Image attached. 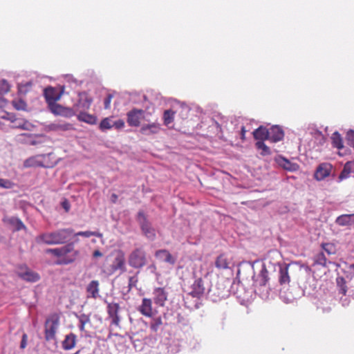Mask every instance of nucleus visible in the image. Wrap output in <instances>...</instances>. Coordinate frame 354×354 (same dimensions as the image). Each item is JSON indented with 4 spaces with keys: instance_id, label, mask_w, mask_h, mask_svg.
Wrapping results in <instances>:
<instances>
[{
    "instance_id": "nucleus-5",
    "label": "nucleus",
    "mask_w": 354,
    "mask_h": 354,
    "mask_svg": "<svg viewBox=\"0 0 354 354\" xmlns=\"http://www.w3.org/2000/svg\"><path fill=\"white\" fill-rule=\"evenodd\" d=\"M128 262L134 268H141L147 263L145 251L141 248L134 249L129 255Z\"/></svg>"
},
{
    "instance_id": "nucleus-27",
    "label": "nucleus",
    "mask_w": 354,
    "mask_h": 354,
    "mask_svg": "<svg viewBox=\"0 0 354 354\" xmlns=\"http://www.w3.org/2000/svg\"><path fill=\"white\" fill-rule=\"evenodd\" d=\"M290 281L288 274V266L281 267L279 269V282L280 285L285 286L289 284Z\"/></svg>"
},
{
    "instance_id": "nucleus-22",
    "label": "nucleus",
    "mask_w": 354,
    "mask_h": 354,
    "mask_svg": "<svg viewBox=\"0 0 354 354\" xmlns=\"http://www.w3.org/2000/svg\"><path fill=\"white\" fill-rule=\"evenodd\" d=\"M276 160L279 165L284 169L292 171L297 170L299 168V165L297 163L291 162L290 160L282 156H279Z\"/></svg>"
},
{
    "instance_id": "nucleus-33",
    "label": "nucleus",
    "mask_w": 354,
    "mask_h": 354,
    "mask_svg": "<svg viewBox=\"0 0 354 354\" xmlns=\"http://www.w3.org/2000/svg\"><path fill=\"white\" fill-rule=\"evenodd\" d=\"M162 325V319L160 316L153 317L150 322V329L156 333L160 328V326Z\"/></svg>"
},
{
    "instance_id": "nucleus-7",
    "label": "nucleus",
    "mask_w": 354,
    "mask_h": 354,
    "mask_svg": "<svg viewBox=\"0 0 354 354\" xmlns=\"http://www.w3.org/2000/svg\"><path fill=\"white\" fill-rule=\"evenodd\" d=\"M142 120H146L145 111L142 109L134 108L127 113V122L130 127H139Z\"/></svg>"
},
{
    "instance_id": "nucleus-39",
    "label": "nucleus",
    "mask_w": 354,
    "mask_h": 354,
    "mask_svg": "<svg viewBox=\"0 0 354 354\" xmlns=\"http://www.w3.org/2000/svg\"><path fill=\"white\" fill-rule=\"evenodd\" d=\"M49 109L50 111L57 115H60V113H62V109L64 106H62L60 104H57L56 102H53L52 104H48Z\"/></svg>"
},
{
    "instance_id": "nucleus-11",
    "label": "nucleus",
    "mask_w": 354,
    "mask_h": 354,
    "mask_svg": "<svg viewBox=\"0 0 354 354\" xmlns=\"http://www.w3.org/2000/svg\"><path fill=\"white\" fill-rule=\"evenodd\" d=\"M120 307L118 303H109L107 306L109 317L111 319V324L115 326H120V317L119 315Z\"/></svg>"
},
{
    "instance_id": "nucleus-50",
    "label": "nucleus",
    "mask_w": 354,
    "mask_h": 354,
    "mask_svg": "<svg viewBox=\"0 0 354 354\" xmlns=\"http://www.w3.org/2000/svg\"><path fill=\"white\" fill-rule=\"evenodd\" d=\"M27 339H28L27 335L24 334L22 336V339H21V344H20L21 348L24 349L26 348V344H27Z\"/></svg>"
},
{
    "instance_id": "nucleus-44",
    "label": "nucleus",
    "mask_w": 354,
    "mask_h": 354,
    "mask_svg": "<svg viewBox=\"0 0 354 354\" xmlns=\"http://www.w3.org/2000/svg\"><path fill=\"white\" fill-rule=\"evenodd\" d=\"M14 186V183L8 179L0 178V187L4 189H11Z\"/></svg>"
},
{
    "instance_id": "nucleus-14",
    "label": "nucleus",
    "mask_w": 354,
    "mask_h": 354,
    "mask_svg": "<svg viewBox=\"0 0 354 354\" xmlns=\"http://www.w3.org/2000/svg\"><path fill=\"white\" fill-rule=\"evenodd\" d=\"M46 158V155H37L32 156L26 159L24 162V167H46L44 164L43 160Z\"/></svg>"
},
{
    "instance_id": "nucleus-56",
    "label": "nucleus",
    "mask_w": 354,
    "mask_h": 354,
    "mask_svg": "<svg viewBox=\"0 0 354 354\" xmlns=\"http://www.w3.org/2000/svg\"><path fill=\"white\" fill-rule=\"evenodd\" d=\"M322 310L323 313H328L330 312L331 308L330 307L322 308Z\"/></svg>"
},
{
    "instance_id": "nucleus-47",
    "label": "nucleus",
    "mask_w": 354,
    "mask_h": 354,
    "mask_svg": "<svg viewBox=\"0 0 354 354\" xmlns=\"http://www.w3.org/2000/svg\"><path fill=\"white\" fill-rule=\"evenodd\" d=\"M322 248L329 254H333V248H334V246L333 244H330V243H322Z\"/></svg>"
},
{
    "instance_id": "nucleus-28",
    "label": "nucleus",
    "mask_w": 354,
    "mask_h": 354,
    "mask_svg": "<svg viewBox=\"0 0 354 354\" xmlns=\"http://www.w3.org/2000/svg\"><path fill=\"white\" fill-rule=\"evenodd\" d=\"M8 223L13 227L14 231H19L21 230H26V227L21 221V220L17 217H10L8 219Z\"/></svg>"
},
{
    "instance_id": "nucleus-2",
    "label": "nucleus",
    "mask_w": 354,
    "mask_h": 354,
    "mask_svg": "<svg viewBox=\"0 0 354 354\" xmlns=\"http://www.w3.org/2000/svg\"><path fill=\"white\" fill-rule=\"evenodd\" d=\"M45 253L57 258L55 264L68 265L74 263L80 255V252L75 249L73 243H68L62 247L48 248Z\"/></svg>"
},
{
    "instance_id": "nucleus-29",
    "label": "nucleus",
    "mask_w": 354,
    "mask_h": 354,
    "mask_svg": "<svg viewBox=\"0 0 354 354\" xmlns=\"http://www.w3.org/2000/svg\"><path fill=\"white\" fill-rule=\"evenodd\" d=\"M354 171V162H348L345 164L343 170L339 176L340 180L348 178L351 173Z\"/></svg>"
},
{
    "instance_id": "nucleus-3",
    "label": "nucleus",
    "mask_w": 354,
    "mask_h": 354,
    "mask_svg": "<svg viewBox=\"0 0 354 354\" xmlns=\"http://www.w3.org/2000/svg\"><path fill=\"white\" fill-rule=\"evenodd\" d=\"M109 257H106L105 262L102 266V272L106 274H113L117 270L125 271V255L123 251L119 250L115 253L112 264L109 265Z\"/></svg>"
},
{
    "instance_id": "nucleus-31",
    "label": "nucleus",
    "mask_w": 354,
    "mask_h": 354,
    "mask_svg": "<svg viewBox=\"0 0 354 354\" xmlns=\"http://www.w3.org/2000/svg\"><path fill=\"white\" fill-rule=\"evenodd\" d=\"M75 315L80 322V324H79L80 330L81 331H84L86 324L91 323L90 315L84 314V313L81 314V315Z\"/></svg>"
},
{
    "instance_id": "nucleus-20",
    "label": "nucleus",
    "mask_w": 354,
    "mask_h": 354,
    "mask_svg": "<svg viewBox=\"0 0 354 354\" xmlns=\"http://www.w3.org/2000/svg\"><path fill=\"white\" fill-rule=\"evenodd\" d=\"M48 129L50 131H66L73 129V124H71V123L64 122H56L50 124L48 126Z\"/></svg>"
},
{
    "instance_id": "nucleus-51",
    "label": "nucleus",
    "mask_w": 354,
    "mask_h": 354,
    "mask_svg": "<svg viewBox=\"0 0 354 354\" xmlns=\"http://www.w3.org/2000/svg\"><path fill=\"white\" fill-rule=\"evenodd\" d=\"M62 207L65 209L66 212H68L71 207L70 203L67 200H64L62 202Z\"/></svg>"
},
{
    "instance_id": "nucleus-25",
    "label": "nucleus",
    "mask_w": 354,
    "mask_h": 354,
    "mask_svg": "<svg viewBox=\"0 0 354 354\" xmlns=\"http://www.w3.org/2000/svg\"><path fill=\"white\" fill-rule=\"evenodd\" d=\"M77 342V337L75 334L71 333L65 336L64 341L62 342L63 349L68 351L73 348L75 346Z\"/></svg>"
},
{
    "instance_id": "nucleus-34",
    "label": "nucleus",
    "mask_w": 354,
    "mask_h": 354,
    "mask_svg": "<svg viewBox=\"0 0 354 354\" xmlns=\"http://www.w3.org/2000/svg\"><path fill=\"white\" fill-rule=\"evenodd\" d=\"M174 114H175L174 111H173L171 109L165 111L164 114H163V120H164V124L166 126H168L169 124H171L174 121Z\"/></svg>"
},
{
    "instance_id": "nucleus-35",
    "label": "nucleus",
    "mask_w": 354,
    "mask_h": 354,
    "mask_svg": "<svg viewBox=\"0 0 354 354\" xmlns=\"http://www.w3.org/2000/svg\"><path fill=\"white\" fill-rule=\"evenodd\" d=\"M257 149L262 150L261 154L262 156H266L270 154V148L264 143L263 140L257 141L255 144Z\"/></svg>"
},
{
    "instance_id": "nucleus-53",
    "label": "nucleus",
    "mask_w": 354,
    "mask_h": 354,
    "mask_svg": "<svg viewBox=\"0 0 354 354\" xmlns=\"http://www.w3.org/2000/svg\"><path fill=\"white\" fill-rule=\"evenodd\" d=\"M93 257H102V253L100 250H96L93 252Z\"/></svg>"
},
{
    "instance_id": "nucleus-12",
    "label": "nucleus",
    "mask_w": 354,
    "mask_h": 354,
    "mask_svg": "<svg viewBox=\"0 0 354 354\" xmlns=\"http://www.w3.org/2000/svg\"><path fill=\"white\" fill-rule=\"evenodd\" d=\"M138 310L142 315L147 317H152L153 316V312L151 299L143 298Z\"/></svg>"
},
{
    "instance_id": "nucleus-57",
    "label": "nucleus",
    "mask_w": 354,
    "mask_h": 354,
    "mask_svg": "<svg viewBox=\"0 0 354 354\" xmlns=\"http://www.w3.org/2000/svg\"><path fill=\"white\" fill-rule=\"evenodd\" d=\"M351 225H354V214H351Z\"/></svg>"
},
{
    "instance_id": "nucleus-49",
    "label": "nucleus",
    "mask_w": 354,
    "mask_h": 354,
    "mask_svg": "<svg viewBox=\"0 0 354 354\" xmlns=\"http://www.w3.org/2000/svg\"><path fill=\"white\" fill-rule=\"evenodd\" d=\"M113 125L115 129H120L124 127V122L122 120H118L113 122Z\"/></svg>"
},
{
    "instance_id": "nucleus-45",
    "label": "nucleus",
    "mask_w": 354,
    "mask_h": 354,
    "mask_svg": "<svg viewBox=\"0 0 354 354\" xmlns=\"http://www.w3.org/2000/svg\"><path fill=\"white\" fill-rule=\"evenodd\" d=\"M12 105L17 110H24L26 106V104L24 100H13Z\"/></svg>"
},
{
    "instance_id": "nucleus-43",
    "label": "nucleus",
    "mask_w": 354,
    "mask_h": 354,
    "mask_svg": "<svg viewBox=\"0 0 354 354\" xmlns=\"http://www.w3.org/2000/svg\"><path fill=\"white\" fill-rule=\"evenodd\" d=\"M347 145L354 148V130H349L346 136Z\"/></svg>"
},
{
    "instance_id": "nucleus-37",
    "label": "nucleus",
    "mask_w": 354,
    "mask_h": 354,
    "mask_svg": "<svg viewBox=\"0 0 354 354\" xmlns=\"http://www.w3.org/2000/svg\"><path fill=\"white\" fill-rule=\"evenodd\" d=\"M337 285L339 288V292L343 295H346L347 292V288L346 286V281L344 277H337Z\"/></svg>"
},
{
    "instance_id": "nucleus-26",
    "label": "nucleus",
    "mask_w": 354,
    "mask_h": 354,
    "mask_svg": "<svg viewBox=\"0 0 354 354\" xmlns=\"http://www.w3.org/2000/svg\"><path fill=\"white\" fill-rule=\"evenodd\" d=\"M86 111L78 112L77 119L79 121L84 122L90 124H94L97 122V118L91 114L87 113Z\"/></svg>"
},
{
    "instance_id": "nucleus-23",
    "label": "nucleus",
    "mask_w": 354,
    "mask_h": 354,
    "mask_svg": "<svg viewBox=\"0 0 354 354\" xmlns=\"http://www.w3.org/2000/svg\"><path fill=\"white\" fill-rule=\"evenodd\" d=\"M252 134L254 139L258 141L269 140V129L263 126H260L259 128L255 129Z\"/></svg>"
},
{
    "instance_id": "nucleus-10",
    "label": "nucleus",
    "mask_w": 354,
    "mask_h": 354,
    "mask_svg": "<svg viewBox=\"0 0 354 354\" xmlns=\"http://www.w3.org/2000/svg\"><path fill=\"white\" fill-rule=\"evenodd\" d=\"M191 290L189 294L193 297L201 298L202 297L206 290L205 283L201 277L196 279L191 286Z\"/></svg>"
},
{
    "instance_id": "nucleus-17",
    "label": "nucleus",
    "mask_w": 354,
    "mask_h": 354,
    "mask_svg": "<svg viewBox=\"0 0 354 354\" xmlns=\"http://www.w3.org/2000/svg\"><path fill=\"white\" fill-rule=\"evenodd\" d=\"M284 137L283 129L279 126H272L269 129V140L272 142H277Z\"/></svg>"
},
{
    "instance_id": "nucleus-48",
    "label": "nucleus",
    "mask_w": 354,
    "mask_h": 354,
    "mask_svg": "<svg viewBox=\"0 0 354 354\" xmlns=\"http://www.w3.org/2000/svg\"><path fill=\"white\" fill-rule=\"evenodd\" d=\"M113 97V95L112 94H108L106 97L104 99V109H109L111 107V102Z\"/></svg>"
},
{
    "instance_id": "nucleus-24",
    "label": "nucleus",
    "mask_w": 354,
    "mask_h": 354,
    "mask_svg": "<svg viewBox=\"0 0 354 354\" xmlns=\"http://www.w3.org/2000/svg\"><path fill=\"white\" fill-rule=\"evenodd\" d=\"M156 258L170 264H174L176 262L175 259L167 250H159L155 253Z\"/></svg>"
},
{
    "instance_id": "nucleus-18",
    "label": "nucleus",
    "mask_w": 354,
    "mask_h": 354,
    "mask_svg": "<svg viewBox=\"0 0 354 354\" xmlns=\"http://www.w3.org/2000/svg\"><path fill=\"white\" fill-rule=\"evenodd\" d=\"M160 130V124L158 122L146 124L141 127L140 133L144 135L156 134Z\"/></svg>"
},
{
    "instance_id": "nucleus-58",
    "label": "nucleus",
    "mask_w": 354,
    "mask_h": 354,
    "mask_svg": "<svg viewBox=\"0 0 354 354\" xmlns=\"http://www.w3.org/2000/svg\"><path fill=\"white\" fill-rule=\"evenodd\" d=\"M19 127H21V129H24L23 126L19 125Z\"/></svg>"
},
{
    "instance_id": "nucleus-9",
    "label": "nucleus",
    "mask_w": 354,
    "mask_h": 354,
    "mask_svg": "<svg viewBox=\"0 0 354 354\" xmlns=\"http://www.w3.org/2000/svg\"><path fill=\"white\" fill-rule=\"evenodd\" d=\"M93 99L88 93L83 92L79 94L78 102L74 104L76 113L88 111L92 104Z\"/></svg>"
},
{
    "instance_id": "nucleus-55",
    "label": "nucleus",
    "mask_w": 354,
    "mask_h": 354,
    "mask_svg": "<svg viewBox=\"0 0 354 354\" xmlns=\"http://www.w3.org/2000/svg\"><path fill=\"white\" fill-rule=\"evenodd\" d=\"M245 133H246V130H245V127H241V139H242V140H245Z\"/></svg>"
},
{
    "instance_id": "nucleus-6",
    "label": "nucleus",
    "mask_w": 354,
    "mask_h": 354,
    "mask_svg": "<svg viewBox=\"0 0 354 354\" xmlns=\"http://www.w3.org/2000/svg\"><path fill=\"white\" fill-rule=\"evenodd\" d=\"M137 221L145 236L151 240H153L156 238L155 229L152 227L147 216L142 211H140L138 213Z\"/></svg>"
},
{
    "instance_id": "nucleus-38",
    "label": "nucleus",
    "mask_w": 354,
    "mask_h": 354,
    "mask_svg": "<svg viewBox=\"0 0 354 354\" xmlns=\"http://www.w3.org/2000/svg\"><path fill=\"white\" fill-rule=\"evenodd\" d=\"M113 127V122H111V119L110 118H104L100 124V129L102 131H106L108 129H111Z\"/></svg>"
},
{
    "instance_id": "nucleus-15",
    "label": "nucleus",
    "mask_w": 354,
    "mask_h": 354,
    "mask_svg": "<svg viewBox=\"0 0 354 354\" xmlns=\"http://www.w3.org/2000/svg\"><path fill=\"white\" fill-rule=\"evenodd\" d=\"M153 301L159 306H164L167 299V292L163 288H156L153 292Z\"/></svg>"
},
{
    "instance_id": "nucleus-54",
    "label": "nucleus",
    "mask_w": 354,
    "mask_h": 354,
    "mask_svg": "<svg viewBox=\"0 0 354 354\" xmlns=\"http://www.w3.org/2000/svg\"><path fill=\"white\" fill-rule=\"evenodd\" d=\"M6 103H7L6 100L4 99L3 97H0V108L5 106Z\"/></svg>"
},
{
    "instance_id": "nucleus-13",
    "label": "nucleus",
    "mask_w": 354,
    "mask_h": 354,
    "mask_svg": "<svg viewBox=\"0 0 354 354\" xmlns=\"http://www.w3.org/2000/svg\"><path fill=\"white\" fill-rule=\"evenodd\" d=\"M332 170V165L329 163H322L316 169L315 173V178L317 180H324L328 176Z\"/></svg>"
},
{
    "instance_id": "nucleus-41",
    "label": "nucleus",
    "mask_w": 354,
    "mask_h": 354,
    "mask_svg": "<svg viewBox=\"0 0 354 354\" xmlns=\"http://www.w3.org/2000/svg\"><path fill=\"white\" fill-rule=\"evenodd\" d=\"M76 111L74 109V106L71 108L63 107L62 113L60 115L66 117V118H71L76 114Z\"/></svg>"
},
{
    "instance_id": "nucleus-36",
    "label": "nucleus",
    "mask_w": 354,
    "mask_h": 354,
    "mask_svg": "<svg viewBox=\"0 0 354 354\" xmlns=\"http://www.w3.org/2000/svg\"><path fill=\"white\" fill-rule=\"evenodd\" d=\"M351 214H343L337 217L336 223L342 226L351 225Z\"/></svg>"
},
{
    "instance_id": "nucleus-46",
    "label": "nucleus",
    "mask_w": 354,
    "mask_h": 354,
    "mask_svg": "<svg viewBox=\"0 0 354 354\" xmlns=\"http://www.w3.org/2000/svg\"><path fill=\"white\" fill-rule=\"evenodd\" d=\"M138 283V278L136 276L130 277L129 278V291H130L133 287L136 286V284Z\"/></svg>"
},
{
    "instance_id": "nucleus-4",
    "label": "nucleus",
    "mask_w": 354,
    "mask_h": 354,
    "mask_svg": "<svg viewBox=\"0 0 354 354\" xmlns=\"http://www.w3.org/2000/svg\"><path fill=\"white\" fill-rule=\"evenodd\" d=\"M59 324V315L51 314L46 320L44 335L46 341L55 339L56 333Z\"/></svg>"
},
{
    "instance_id": "nucleus-42",
    "label": "nucleus",
    "mask_w": 354,
    "mask_h": 354,
    "mask_svg": "<svg viewBox=\"0 0 354 354\" xmlns=\"http://www.w3.org/2000/svg\"><path fill=\"white\" fill-rule=\"evenodd\" d=\"M75 236H81L84 237H90L92 236H97V237H102V234L100 232H92V231H84V232H79L75 234Z\"/></svg>"
},
{
    "instance_id": "nucleus-19",
    "label": "nucleus",
    "mask_w": 354,
    "mask_h": 354,
    "mask_svg": "<svg viewBox=\"0 0 354 354\" xmlns=\"http://www.w3.org/2000/svg\"><path fill=\"white\" fill-rule=\"evenodd\" d=\"M232 263V259L227 254H221L215 261V266L218 269H227Z\"/></svg>"
},
{
    "instance_id": "nucleus-40",
    "label": "nucleus",
    "mask_w": 354,
    "mask_h": 354,
    "mask_svg": "<svg viewBox=\"0 0 354 354\" xmlns=\"http://www.w3.org/2000/svg\"><path fill=\"white\" fill-rule=\"evenodd\" d=\"M10 90V86L5 80H0V95L8 93Z\"/></svg>"
},
{
    "instance_id": "nucleus-21",
    "label": "nucleus",
    "mask_w": 354,
    "mask_h": 354,
    "mask_svg": "<svg viewBox=\"0 0 354 354\" xmlns=\"http://www.w3.org/2000/svg\"><path fill=\"white\" fill-rule=\"evenodd\" d=\"M99 281L97 280L91 281L86 287V292L88 293L87 297L96 299L99 297Z\"/></svg>"
},
{
    "instance_id": "nucleus-32",
    "label": "nucleus",
    "mask_w": 354,
    "mask_h": 354,
    "mask_svg": "<svg viewBox=\"0 0 354 354\" xmlns=\"http://www.w3.org/2000/svg\"><path fill=\"white\" fill-rule=\"evenodd\" d=\"M313 265H319L323 267L326 266L327 259L323 252H319L313 258Z\"/></svg>"
},
{
    "instance_id": "nucleus-52",
    "label": "nucleus",
    "mask_w": 354,
    "mask_h": 354,
    "mask_svg": "<svg viewBox=\"0 0 354 354\" xmlns=\"http://www.w3.org/2000/svg\"><path fill=\"white\" fill-rule=\"evenodd\" d=\"M118 196L116 194H112L111 196V201L112 203L115 204L118 201Z\"/></svg>"
},
{
    "instance_id": "nucleus-8",
    "label": "nucleus",
    "mask_w": 354,
    "mask_h": 354,
    "mask_svg": "<svg viewBox=\"0 0 354 354\" xmlns=\"http://www.w3.org/2000/svg\"><path fill=\"white\" fill-rule=\"evenodd\" d=\"M17 275L24 281L36 282L39 279V275L30 270L26 265H21L18 267Z\"/></svg>"
},
{
    "instance_id": "nucleus-16",
    "label": "nucleus",
    "mask_w": 354,
    "mask_h": 354,
    "mask_svg": "<svg viewBox=\"0 0 354 354\" xmlns=\"http://www.w3.org/2000/svg\"><path fill=\"white\" fill-rule=\"evenodd\" d=\"M44 97L48 104L56 102L61 97V93L53 87L46 88L44 90Z\"/></svg>"
},
{
    "instance_id": "nucleus-1",
    "label": "nucleus",
    "mask_w": 354,
    "mask_h": 354,
    "mask_svg": "<svg viewBox=\"0 0 354 354\" xmlns=\"http://www.w3.org/2000/svg\"><path fill=\"white\" fill-rule=\"evenodd\" d=\"M73 230L71 228H62L51 232L39 234L35 237L37 244L48 245H64L71 239Z\"/></svg>"
},
{
    "instance_id": "nucleus-30",
    "label": "nucleus",
    "mask_w": 354,
    "mask_h": 354,
    "mask_svg": "<svg viewBox=\"0 0 354 354\" xmlns=\"http://www.w3.org/2000/svg\"><path fill=\"white\" fill-rule=\"evenodd\" d=\"M332 145L334 147L338 149L344 148L343 140L341 135L337 132H334L331 136Z\"/></svg>"
}]
</instances>
